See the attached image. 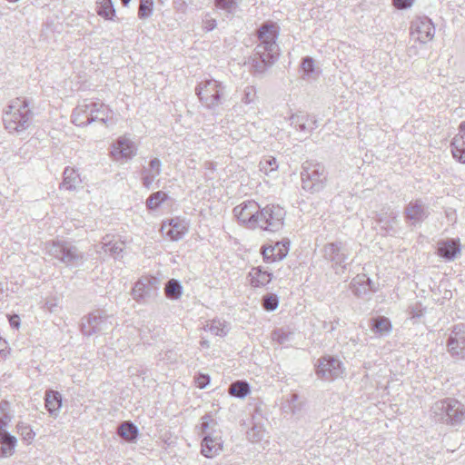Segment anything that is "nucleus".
Segmentation results:
<instances>
[{
    "instance_id": "obj_1",
    "label": "nucleus",
    "mask_w": 465,
    "mask_h": 465,
    "mask_svg": "<svg viewBox=\"0 0 465 465\" xmlns=\"http://www.w3.org/2000/svg\"><path fill=\"white\" fill-rule=\"evenodd\" d=\"M32 120L33 113L25 98L13 100L3 116L5 127L10 134H20L27 130L32 124Z\"/></svg>"
},
{
    "instance_id": "obj_2",
    "label": "nucleus",
    "mask_w": 465,
    "mask_h": 465,
    "mask_svg": "<svg viewBox=\"0 0 465 465\" xmlns=\"http://www.w3.org/2000/svg\"><path fill=\"white\" fill-rule=\"evenodd\" d=\"M225 85L215 79H206L200 82L195 87L201 104L207 109H216L224 99Z\"/></svg>"
},
{
    "instance_id": "obj_3",
    "label": "nucleus",
    "mask_w": 465,
    "mask_h": 465,
    "mask_svg": "<svg viewBox=\"0 0 465 465\" xmlns=\"http://www.w3.org/2000/svg\"><path fill=\"white\" fill-rule=\"evenodd\" d=\"M323 258L331 263V268L336 274L344 273L350 265L348 262L351 255V249L347 242L336 241L326 243L322 247Z\"/></svg>"
},
{
    "instance_id": "obj_4",
    "label": "nucleus",
    "mask_w": 465,
    "mask_h": 465,
    "mask_svg": "<svg viewBox=\"0 0 465 465\" xmlns=\"http://www.w3.org/2000/svg\"><path fill=\"white\" fill-rule=\"evenodd\" d=\"M47 253L66 266H79L83 263L84 254L73 244L67 242H52L45 245Z\"/></svg>"
},
{
    "instance_id": "obj_5",
    "label": "nucleus",
    "mask_w": 465,
    "mask_h": 465,
    "mask_svg": "<svg viewBox=\"0 0 465 465\" xmlns=\"http://www.w3.org/2000/svg\"><path fill=\"white\" fill-rule=\"evenodd\" d=\"M280 27L276 23L265 22L257 30L259 44L256 45V54H280V47L277 44Z\"/></svg>"
},
{
    "instance_id": "obj_6",
    "label": "nucleus",
    "mask_w": 465,
    "mask_h": 465,
    "mask_svg": "<svg viewBox=\"0 0 465 465\" xmlns=\"http://www.w3.org/2000/svg\"><path fill=\"white\" fill-rule=\"evenodd\" d=\"M286 212L280 205L267 204L260 207L257 228L271 232H279L284 224Z\"/></svg>"
},
{
    "instance_id": "obj_7",
    "label": "nucleus",
    "mask_w": 465,
    "mask_h": 465,
    "mask_svg": "<svg viewBox=\"0 0 465 465\" xmlns=\"http://www.w3.org/2000/svg\"><path fill=\"white\" fill-rule=\"evenodd\" d=\"M302 188L310 193L321 191L327 180V173L321 163L306 162L301 173Z\"/></svg>"
},
{
    "instance_id": "obj_8",
    "label": "nucleus",
    "mask_w": 465,
    "mask_h": 465,
    "mask_svg": "<svg viewBox=\"0 0 465 465\" xmlns=\"http://www.w3.org/2000/svg\"><path fill=\"white\" fill-rule=\"evenodd\" d=\"M111 317L103 311H95L82 320L81 330L83 334L91 336L97 332H103L112 328Z\"/></svg>"
},
{
    "instance_id": "obj_9",
    "label": "nucleus",
    "mask_w": 465,
    "mask_h": 465,
    "mask_svg": "<svg viewBox=\"0 0 465 465\" xmlns=\"http://www.w3.org/2000/svg\"><path fill=\"white\" fill-rule=\"evenodd\" d=\"M260 205L255 201H246L233 208L234 216L247 228H257Z\"/></svg>"
},
{
    "instance_id": "obj_10",
    "label": "nucleus",
    "mask_w": 465,
    "mask_h": 465,
    "mask_svg": "<svg viewBox=\"0 0 465 465\" xmlns=\"http://www.w3.org/2000/svg\"><path fill=\"white\" fill-rule=\"evenodd\" d=\"M410 30L411 37L422 44L431 41L435 35V26L428 16L415 18L411 24Z\"/></svg>"
},
{
    "instance_id": "obj_11",
    "label": "nucleus",
    "mask_w": 465,
    "mask_h": 465,
    "mask_svg": "<svg viewBox=\"0 0 465 465\" xmlns=\"http://www.w3.org/2000/svg\"><path fill=\"white\" fill-rule=\"evenodd\" d=\"M343 372L341 362L331 356H325L319 360L316 373L324 380H333Z\"/></svg>"
},
{
    "instance_id": "obj_12",
    "label": "nucleus",
    "mask_w": 465,
    "mask_h": 465,
    "mask_svg": "<svg viewBox=\"0 0 465 465\" xmlns=\"http://www.w3.org/2000/svg\"><path fill=\"white\" fill-rule=\"evenodd\" d=\"M447 347L452 356L465 358V324L460 323L453 327Z\"/></svg>"
},
{
    "instance_id": "obj_13",
    "label": "nucleus",
    "mask_w": 465,
    "mask_h": 465,
    "mask_svg": "<svg viewBox=\"0 0 465 465\" xmlns=\"http://www.w3.org/2000/svg\"><path fill=\"white\" fill-rule=\"evenodd\" d=\"M404 217L412 225L421 223L430 215L427 204L420 199L411 201L404 208Z\"/></svg>"
},
{
    "instance_id": "obj_14",
    "label": "nucleus",
    "mask_w": 465,
    "mask_h": 465,
    "mask_svg": "<svg viewBox=\"0 0 465 465\" xmlns=\"http://www.w3.org/2000/svg\"><path fill=\"white\" fill-rule=\"evenodd\" d=\"M136 146L134 143L129 138L124 136L119 137L113 144L112 155L114 160L120 159L129 160L136 154Z\"/></svg>"
},
{
    "instance_id": "obj_15",
    "label": "nucleus",
    "mask_w": 465,
    "mask_h": 465,
    "mask_svg": "<svg viewBox=\"0 0 465 465\" xmlns=\"http://www.w3.org/2000/svg\"><path fill=\"white\" fill-rule=\"evenodd\" d=\"M376 222L385 235H394L398 232V214L393 211H382L377 215Z\"/></svg>"
},
{
    "instance_id": "obj_16",
    "label": "nucleus",
    "mask_w": 465,
    "mask_h": 465,
    "mask_svg": "<svg viewBox=\"0 0 465 465\" xmlns=\"http://www.w3.org/2000/svg\"><path fill=\"white\" fill-rule=\"evenodd\" d=\"M162 230L173 241H178L187 232L188 224L185 220L175 217L168 222H163Z\"/></svg>"
},
{
    "instance_id": "obj_17",
    "label": "nucleus",
    "mask_w": 465,
    "mask_h": 465,
    "mask_svg": "<svg viewBox=\"0 0 465 465\" xmlns=\"http://www.w3.org/2000/svg\"><path fill=\"white\" fill-rule=\"evenodd\" d=\"M223 450V440L220 433L213 436H204L201 443V452L206 458H213Z\"/></svg>"
},
{
    "instance_id": "obj_18",
    "label": "nucleus",
    "mask_w": 465,
    "mask_h": 465,
    "mask_svg": "<svg viewBox=\"0 0 465 465\" xmlns=\"http://www.w3.org/2000/svg\"><path fill=\"white\" fill-rule=\"evenodd\" d=\"M162 162L158 158L150 160L148 166L142 170V183L146 189H150L153 183L161 174Z\"/></svg>"
},
{
    "instance_id": "obj_19",
    "label": "nucleus",
    "mask_w": 465,
    "mask_h": 465,
    "mask_svg": "<svg viewBox=\"0 0 465 465\" xmlns=\"http://www.w3.org/2000/svg\"><path fill=\"white\" fill-rule=\"evenodd\" d=\"M465 419V407L455 399H449V407L445 424L452 426L460 424Z\"/></svg>"
},
{
    "instance_id": "obj_20",
    "label": "nucleus",
    "mask_w": 465,
    "mask_h": 465,
    "mask_svg": "<svg viewBox=\"0 0 465 465\" xmlns=\"http://www.w3.org/2000/svg\"><path fill=\"white\" fill-rule=\"evenodd\" d=\"M289 242H278L274 246L263 247L262 256L263 260L268 262L281 261L286 257L289 252Z\"/></svg>"
},
{
    "instance_id": "obj_21",
    "label": "nucleus",
    "mask_w": 465,
    "mask_h": 465,
    "mask_svg": "<svg viewBox=\"0 0 465 465\" xmlns=\"http://www.w3.org/2000/svg\"><path fill=\"white\" fill-rule=\"evenodd\" d=\"M291 125L293 126L297 131L310 134L314 128L317 127V121L311 119L306 114H292L290 117Z\"/></svg>"
},
{
    "instance_id": "obj_22",
    "label": "nucleus",
    "mask_w": 465,
    "mask_h": 465,
    "mask_svg": "<svg viewBox=\"0 0 465 465\" xmlns=\"http://www.w3.org/2000/svg\"><path fill=\"white\" fill-rule=\"evenodd\" d=\"M156 292V288L151 283L150 280H139L133 288V297L135 301L140 302L151 297Z\"/></svg>"
},
{
    "instance_id": "obj_23",
    "label": "nucleus",
    "mask_w": 465,
    "mask_h": 465,
    "mask_svg": "<svg viewBox=\"0 0 465 465\" xmlns=\"http://www.w3.org/2000/svg\"><path fill=\"white\" fill-rule=\"evenodd\" d=\"M45 405L51 416L57 417L62 407V395L57 391H46L45 396Z\"/></svg>"
},
{
    "instance_id": "obj_24",
    "label": "nucleus",
    "mask_w": 465,
    "mask_h": 465,
    "mask_svg": "<svg viewBox=\"0 0 465 465\" xmlns=\"http://www.w3.org/2000/svg\"><path fill=\"white\" fill-rule=\"evenodd\" d=\"M16 438L7 431L0 430V457H10L15 452Z\"/></svg>"
},
{
    "instance_id": "obj_25",
    "label": "nucleus",
    "mask_w": 465,
    "mask_h": 465,
    "mask_svg": "<svg viewBox=\"0 0 465 465\" xmlns=\"http://www.w3.org/2000/svg\"><path fill=\"white\" fill-rule=\"evenodd\" d=\"M256 52V50H254ZM263 55L261 54L254 53V57L252 59V66L256 73L262 74L266 71L268 67L274 64V62L278 59V55H270L269 54H264Z\"/></svg>"
},
{
    "instance_id": "obj_26",
    "label": "nucleus",
    "mask_w": 465,
    "mask_h": 465,
    "mask_svg": "<svg viewBox=\"0 0 465 465\" xmlns=\"http://www.w3.org/2000/svg\"><path fill=\"white\" fill-rule=\"evenodd\" d=\"M94 117L90 118V120H85L84 122H81L80 124H90L93 122L99 121L103 123L105 126H113L115 124L116 121L114 118L113 112L104 104H101L99 112H96Z\"/></svg>"
},
{
    "instance_id": "obj_27",
    "label": "nucleus",
    "mask_w": 465,
    "mask_h": 465,
    "mask_svg": "<svg viewBox=\"0 0 465 465\" xmlns=\"http://www.w3.org/2000/svg\"><path fill=\"white\" fill-rule=\"evenodd\" d=\"M102 249L104 252L109 253L114 259L121 257L124 251V242L120 240H113L109 235L103 238Z\"/></svg>"
},
{
    "instance_id": "obj_28",
    "label": "nucleus",
    "mask_w": 465,
    "mask_h": 465,
    "mask_svg": "<svg viewBox=\"0 0 465 465\" xmlns=\"http://www.w3.org/2000/svg\"><path fill=\"white\" fill-rule=\"evenodd\" d=\"M64 179L61 184L65 190L74 191L75 190L81 183L80 175L76 173V171L72 167H65L63 173Z\"/></svg>"
},
{
    "instance_id": "obj_29",
    "label": "nucleus",
    "mask_w": 465,
    "mask_h": 465,
    "mask_svg": "<svg viewBox=\"0 0 465 465\" xmlns=\"http://www.w3.org/2000/svg\"><path fill=\"white\" fill-rule=\"evenodd\" d=\"M251 284L253 287H260L268 284L272 281V274L267 271H262L261 267L252 268L249 273Z\"/></svg>"
},
{
    "instance_id": "obj_30",
    "label": "nucleus",
    "mask_w": 465,
    "mask_h": 465,
    "mask_svg": "<svg viewBox=\"0 0 465 465\" xmlns=\"http://www.w3.org/2000/svg\"><path fill=\"white\" fill-rule=\"evenodd\" d=\"M438 252L441 257L447 260H452L456 257V254L460 252L459 242L455 240L442 242L440 243Z\"/></svg>"
},
{
    "instance_id": "obj_31",
    "label": "nucleus",
    "mask_w": 465,
    "mask_h": 465,
    "mask_svg": "<svg viewBox=\"0 0 465 465\" xmlns=\"http://www.w3.org/2000/svg\"><path fill=\"white\" fill-rule=\"evenodd\" d=\"M371 329L374 333L384 336L391 332V323L388 318L378 316L371 319Z\"/></svg>"
},
{
    "instance_id": "obj_32",
    "label": "nucleus",
    "mask_w": 465,
    "mask_h": 465,
    "mask_svg": "<svg viewBox=\"0 0 465 465\" xmlns=\"http://www.w3.org/2000/svg\"><path fill=\"white\" fill-rule=\"evenodd\" d=\"M138 432V427L130 420L122 422L118 429L119 436L130 442L136 440Z\"/></svg>"
},
{
    "instance_id": "obj_33",
    "label": "nucleus",
    "mask_w": 465,
    "mask_h": 465,
    "mask_svg": "<svg viewBox=\"0 0 465 465\" xmlns=\"http://www.w3.org/2000/svg\"><path fill=\"white\" fill-rule=\"evenodd\" d=\"M95 10L99 16L106 20H114L115 16V9L112 0H97Z\"/></svg>"
},
{
    "instance_id": "obj_34",
    "label": "nucleus",
    "mask_w": 465,
    "mask_h": 465,
    "mask_svg": "<svg viewBox=\"0 0 465 465\" xmlns=\"http://www.w3.org/2000/svg\"><path fill=\"white\" fill-rule=\"evenodd\" d=\"M449 399H444L436 401L430 409L431 416L436 421L445 423V418H447V411L449 407Z\"/></svg>"
},
{
    "instance_id": "obj_35",
    "label": "nucleus",
    "mask_w": 465,
    "mask_h": 465,
    "mask_svg": "<svg viewBox=\"0 0 465 465\" xmlns=\"http://www.w3.org/2000/svg\"><path fill=\"white\" fill-rule=\"evenodd\" d=\"M229 394L239 399H244L250 392V385L245 381H236L229 387Z\"/></svg>"
},
{
    "instance_id": "obj_36",
    "label": "nucleus",
    "mask_w": 465,
    "mask_h": 465,
    "mask_svg": "<svg viewBox=\"0 0 465 465\" xmlns=\"http://www.w3.org/2000/svg\"><path fill=\"white\" fill-rule=\"evenodd\" d=\"M88 103L84 102L78 104L72 114L73 123L78 126H86L87 124H80V123L88 120Z\"/></svg>"
},
{
    "instance_id": "obj_37",
    "label": "nucleus",
    "mask_w": 465,
    "mask_h": 465,
    "mask_svg": "<svg viewBox=\"0 0 465 465\" xmlns=\"http://www.w3.org/2000/svg\"><path fill=\"white\" fill-rule=\"evenodd\" d=\"M13 414L10 409V403L7 401H0V430L6 431L5 428L11 421Z\"/></svg>"
},
{
    "instance_id": "obj_38",
    "label": "nucleus",
    "mask_w": 465,
    "mask_h": 465,
    "mask_svg": "<svg viewBox=\"0 0 465 465\" xmlns=\"http://www.w3.org/2000/svg\"><path fill=\"white\" fill-rule=\"evenodd\" d=\"M204 330L210 331L213 335L221 337L225 336L229 331L225 322H222L220 320L211 321L205 325Z\"/></svg>"
},
{
    "instance_id": "obj_39",
    "label": "nucleus",
    "mask_w": 465,
    "mask_h": 465,
    "mask_svg": "<svg viewBox=\"0 0 465 465\" xmlns=\"http://www.w3.org/2000/svg\"><path fill=\"white\" fill-rule=\"evenodd\" d=\"M182 285L178 280H169L165 284V294L171 300L179 299L182 295Z\"/></svg>"
},
{
    "instance_id": "obj_40",
    "label": "nucleus",
    "mask_w": 465,
    "mask_h": 465,
    "mask_svg": "<svg viewBox=\"0 0 465 465\" xmlns=\"http://www.w3.org/2000/svg\"><path fill=\"white\" fill-rule=\"evenodd\" d=\"M453 157L461 163H465V145H461L458 136H455L450 143Z\"/></svg>"
},
{
    "instance_id": "obj_41",
    "label": "nucleus",
    "mask_w": 465,
    "mask_h": 465,
    "mask_svg": "<svg viewBox=\"0 0 465 465\" xmlns=\"http://www.w3.org/2000/svg\"><path fill=\"white\" fill-rule=\"evenodd\" d=\"M260 171L269 175L275 173L278 169V163L274 157L269 156L262 159L259 163Z\"/></svg>"
},
{
    "instance_id": "obj_42",
    "label": "nucleus",
    "mask_w": 465,
    "mask_h": 465,
    "mask_svg": "<svg viewBox=\"0 0 465 465\" xmlns=\"http://www.w3.org/2000/svg\"><path fill=\"white\" fill-rule=\"evenodd\" d=\"M167 198V194L163 191L152 193L146 200L148 209L154 210Z\"/></svg>"
},
{
    "instance_id": "obj_43",
    "label": "nucleus",
    "mask_w": 465,
    "mask_h": 465,
    "mask_svg": "<svg viewBox=\"0 0 465 465\" xmlns=\"http://www.w3.org/2000/svg\"><path fill=\"white\" fill-rule=\"evenodd\" d=\"M153 11V0H140L138 8V17L146 19L150 17Z\"/></svg>"
},
{
    "instance_id": "obj_44",
    "label": "nucleus",
    "mask_w": 465,
    "mask_h": 465,
    "mask_svg": "<svg viewBox=\"0 0 465 465\" xmlns=\"http://www.w3.org/2000/svg\"><path fill=\"white\" fill-rule=\"evenodd\" d=\"M16 430L17 433L20 434L22 439L28 443H30L35 436V433L32 430L31 426L24 422H18L16 425Z\"/></svg>"
},
{
    "instance_id": "obj_45",
    "label": "nucleus",
    "mask_w": 465,
    "mask_h": 465,
    "mask_svg": "<svg viewBox=\"0 0 465 465\" xmlns=\"http://www.w3.org/2000/svg\"><path fill=\"white\" fill-rule=\"evenodd\" d=\"M210 420H211L210 415H204L201 419V423H200L201 432H200V434H201V436H203V438L207 435L213 436L216 433H220V431L215 430L213 427L210 426Z\"/></svg>"
},
{
    "instance_id": "obj_46",
    "label": "nucleus",
    "mask_w": 465,
    "mask_h": 465,
    "mask_svg": "<svg viewBox=\"0 0 465 465\" xmlns=\"http://www.w3.org/2000/svg\"><path fill=\"white\" fill-rule=\"evenodd\" d=\"M292 334V332L282 328L276 329L272 332V339L279 344H285L291 341Z\"/></svg>"
},
{
    "instance_id": "obj_47",
    "label": "nucleus",
    "mask_w": 465,
    "mask_h": 465,
    "mask_svg": "<svg viewBox=\"0 0 465 465\" xmlns=\"http://www.w3.org/2000/svg\"><path fill=\"white\" fill-rule=\"evenodd\" d=\"M238 2L239 0H215V5L229 14H233L237 9Z\"/></svg>"
},
{
    "instance_id": "obj_48",
    "label": "nucleus",
    "mask_w": 465,
    "mask_h": 465,
    "mask_svg": "<svg viewBox=\"0 0 465 465\" xmlns=\"http://www.w3.org/2000/svg\"><path fill=\"white\" fill-rule=\"evenodd\" d=\"M242 102L245 104H253L257 100L256 88L253 85H248L244 88Z\"/></svg>"
},
{
    "instance_id": "obj_49",
    "label": "nucleus",
    "mask_w": 465,
    "mask_h": 465,
    "mask_svg": "<svg viewBox=\"0 0 465 465\" xmlns=\"http://www.w3.org/2000/svg\"><path fill=\"white\" fill-rule=\"evenodd\" d=\"M279 305V299L276 294H266L262 298V307L269 312L277 309Z\"/></svg>"
},
{
    "instance_id": "obj_50",
    "label": "nucleus",
    "mask_w": 465,
    "mask_h": 465,
    "mask_svg": "<svg viewBox=\"0 0 465 465\" xmlns=\"http://www.w3.org/2000/svg\"><path fill=\"white\" fill-rule=\"evenodd\" d=\"M264 436V430L260 425H254L250 430L247 431V438L252 442H258L262 440Z\"/></svg>"
},
{
    "instance_id": "obj_51",
    "label": "nucleus",
    "mask_w": 465,
    "mask_h": 465,
    "mask_svg": "<svg viewBox=\"0 0 465 465\" xmlns=\"http://www.w3.org/2000/svg\"><path fill=\"white\" fill-rule=\"evenodd\" d=\"M302 72L309 75L313 73L314 71V61L312 57L306 56L302 59Z\"/></svg>"
},
{
    "instance_id": "obj_52",
    "label": "nucleus",
    "mask_w": 465,
    "mask_h": 465,
    "mask_svg": "<svg viewBox=\"0 0 465 465\" xmlns=\"http://www.w3.org/2000/svg\"><path fill=\"white\" fill-rule=\"evenodd\" d=\"M197 387L204 389L210 383V377L207 374H199L195 380Z\"/></svg>"
},
{
    "instance_id": "obj_53",
    "label": "nucleus",
    "mask_w": 465,
    "mask_h": 465,
    "mask_svg": "<svg viewBox=\"0 0 465 465\" xmlns=\"http://www.w3.org/2000/svg\"><path fill=\"white\" fill-rule=\"evenodd\" d=\"M101 104H102L96 103V102L88 103V107H89V111L87 112L88 113V120H90V118H92L95 114H97L96 112H99Z\"/></svg>"
},
{
    "instance_id": "obj_54",
    "label": "nucleus",
    "mask_w": 465,
    "mask_h": 465,
    "mask_svg": "<svg viewBox=\"0 0 465 465\" xmlns=\"http://www.w3.org/2000/svg\"><path fill=\"white\" fill-rule=\"evenodd\" d=\"M414 0H392L393 5L398 9H407L410 8Z\"/></svg>"
},
{
    "instance_id": "obj_55",
    "label": "nucleus",
    "mask_w": 465,
    "mask_h": 465,
    "mask_svg": "<svg viewBox=\"0 0 465 465\" xmlns=\"http://www.w3.org/2000/svg\"><path fill=\"white\" fill-rule=\"evenodd\" d=\"M460 134L457 135L460 142H461V145H465V121L461 122L459 126Z\"/></svg>"
},
{
    "instance_id": "obj_56",
    "label": "nucleus",
    "mask_w": 465,
    "mask_h": 465,
    "mask_svg": "<svg viewBox=\"0 0 465 465\" xmlns=\"http://www.w3.org/2000/svg\"><path fill=\"white\" fill-rule=\"evenodd\" d=\"M216 26V22L213 19L206 20L205 21V28L208 31L213 30Z\"/></svg>"
},
{
    "instance_id": "obj_57",
    "label": "nucleus",
    "mask_w": 465,
    "mask_h": 465,
    "mask_svg": "<svg viewBox=\"0 0 465 465\" xmlns=\"http://www.w3.org/2000/svg\"><path fill=\"white\" fill-rule=\"evenodd\" d=\"M5 349H6L5 341L3 339H0V358L5 356Z\"/></svg>"
},
{
    "instance_id": "obj_58",
    "label": "nucleus",
    "mask_w": 465,
    "mask_h": 465,
    "mask_svg": "<svg viewBox=\"0 0 465 465\" xmlns=\"http://www.w3.org/2000/svg\"><path fill=\"white\" fill-rule=\"evenodd\" d=\"M10 324L13 327L18 328L19 326V318L18 316H15L10 320Z\"/></svg>"
},
{
    "instance_id": "obj_59",
    "label": "nucleus",
    "mask_w": 465,
    "mask_h": 465,
    "mask_svg": "<svg viewBox=\"0 0 465 465\" xmlns=\"http://www.w3.org/2000/svg\"><path fill=\"white\" fill-rule=\"evenodd\" d=\"M201 345H202L203 347H205V348H209V347H210V343H209V341H206V340H203V341H201Z\"/></svg>"
},
{
    "instance_id": "obj_60",
    "label": "nucleus",
    "mask_w": 465,
    "mask_h": 465,
    "mask_svg": "<svg viewBox=\"0 0 465 465\" xmlns=\"http://www.w3.org/2000/svg\"><path fill=\"white\" fill-rule=\"evenodd\" d=\"M131 0H121L124 6H127Z\"/></svg>"
},
{
    "instance_id": "obj_61",
    "label": "nucleus",
    "mask_w": 465,
    "mask_h": 465,
    "mask_svg": "<svg viewBox=\"0 0 465 465\" xmlns=\"http://www.w3.org/2000/svg\"><path fill=\"white\" fill-rule=\"evenodd\" d=\"M331 331H333L336 328V325L338 324V322H336L335 323L331 322Z\"/></svg>"
},
{
    "instance_id": "obj_62",
    "label": "nucleus",
    "mask_w": 465,
    "mask_h": 465,
    "mask_svg": "<svg viewBox=\"0 0 465 465\" xmlns=\"http://www.w3.org/2000/svg\"><path fill=\"white\" fill-rule=\"evenodd\" d=\"M353 292H354L356 295H359V294H358V290H357V289H354V290H353Z\"/></svg>"
},
{
    "instance_id": "obj_63",
    "label": "nucleus",
    "mask_w": 465,
    "mask_h": 465,
    "mask_svg": "<svg viewBox=\"0 0 465 465\" xmlns=\"http://www.w3.org/2000/svg\"><path fill=\"white\" fill-rule=\"evenodd\" d=\"M420 314H418V313L412 315V317H420Z\"/></svg>"
}]
</instances>
